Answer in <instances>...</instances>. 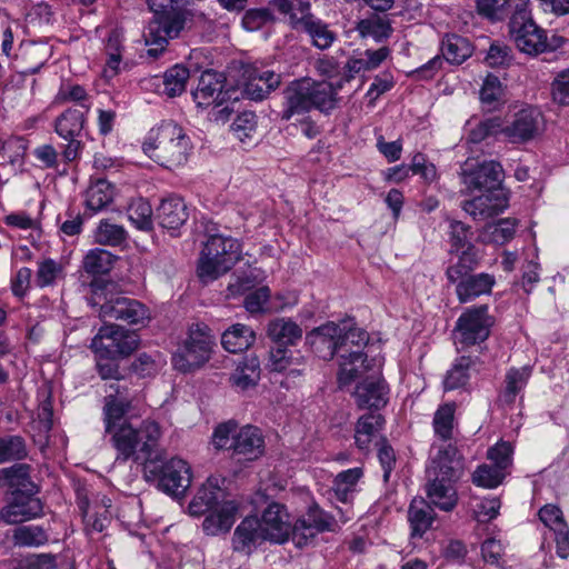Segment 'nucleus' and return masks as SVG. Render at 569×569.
Here are the masks:
<instances>
[{
  "instance_id": "1",
  "label": "nucleus",
  "mask_w": 569,
  "mask_h": 569,
  "mask_svg": "<svg viewBox=\"0 0 569 569\" xmlns=\"http://www.w3.org/2000/svg\"><path fill=\"white\" fill-rule=\"evenodd\" d=\"M142 149L154 162L173 169L187 162L191 144L181 127L174 122H163L150 131Z\"/></svg>"
},
{
  "instance_id": "2",
  "label": "nucleus",
  "mask_w": 569,
  "mask_h": 569,
  "mask_svg": "<svg viewBox=\"0 0 569 569\" xmlns=\"http://www.w3.org/2000/svg\"><path fill=\"white\" fill-rule=\"evenodd\" d=\"M111 435L113 448L117 450V460L149 459L158 447L162 436L159 423L154 420H143L139 428L129 422L108 432Z\"/></svg>"
},
{
  "instance_id": "3",
  "label": "nucleus",
  "mask_w": 569,
  "mask_h": 569,
  "mask_svg": "<svg viewBox=\"0 0 569 569\" xmlns=\"http://www.w3.org/2000/svg\"><path fill=\"white\" fill-rule=\"evenodd\" d=\"M238 240L213 234L204 242L197 262V277L203 284L213 282L226 274L240 259Z\"/></svg>"
},
{
  "instance_id": "4",
  "label": "nucleus",
  "mask_w": 569,
  "mask_h": 569,
  "mask_svg": "<svg viewBox=\"0 0 569 569\" xmlns=\"http://www.w3.org/2000/svg\"><path fill=\"white\" fill-rule=\"evenodd\" d=\"M530 0H517L509 22V36L519 51L537 56L552 49L546 31L531 18Z\"/></svg>"
},
{
  "instance_id": "5",
  "label": "nucleus",
  "mask_w": 569,
  "mask_h": 569,
  "mask_svg": "<svg viewBox=\"0 0 569 569\" xmlns=\"http://www.w3.org/2000/svg\"><path fill=\"white\" fill-rule=\"evenodd\" d=\"M213 338L206 325H193L189 329L188 338L183 346L179 348L172 358L173 367L188 372L200 368L206 363L211 355Z\"/></svg>"
},
{
  "instance_id": "6",
  "label": "nucleus",
  "mask_w": 569,
  "mask_h": 569,
  "mask_svg": "<svg viewBox=\"0 0 569 569\" xmlns=\"http://www.w3.org/2000/svg\"><path fill=\"white\" fill-rule=\"evenodd\" d=\"M138 347V335L117 325H104L91 341L96 356L102 358L128 357Z\"/></svg>"
},
{
  "instance_id": "7",
  "label": "nucleus",
  "mask_w": 569,
  "mask_h": 569,
  "mask_svg": "<svg viewBox=\"0 0 569 569\" xmlns=\"http://www.w3.org/2000/svg\"><path fill=\"white\" fill-rule=\"evenodd\" d=\"M543 129V114L532 106L520 108L506 121L502 119V136L511 143H527L536 139Z\"/></svg>"
},
{
  "instance_id": "8",
  "label": "nucleus",
  "mask_w": 569,
  "mask_h": 569,
  "mask_svg": "<svg viewBox=\"0 0 569 569\" xmlns=\"http://www.w3.org/2000/svg\"><path fill=\"white\" fill-rule=\"evenodd\" d=\"M491 326L488 306L468 308L457 320L456 341L462 346L479 343L489 337Z\"/></svg>"
},
{
  "instance_id": "9",
  "label": "nucleus",
  "mask_w": 569,
  "mask_h": 569,
  "mask_svg": "<svg viewBox=\"0 0 569 569\" xmlns=\"http://www.w3.org/2000/svg\"><path fill=\"white\" fill-rule=\"evenodd\" d=\"M462 473V459L455 446L448 443L432 447L430 462L426 469L427 480L458 481Z\"/></svg>"
},
{
  "instance_id": "10",
  "label": "nucleus",
  "mask_w": 569,
  "mask_h": 569,
  "mask_svg": "<svg viewBox=\"0 0 569 569\" xmlns=\"http://www.w3.org/2000/svg\"><path fill=\"white\" fill-rule=\"evenodd\" d=\"M89 107L84 103L80 108L66 110L56 120V132L68 143L63 150V157L67 161H73L79 153L81 142L78 140L84 126V114Z\"/></svg>"
},
{
  "instance_id": "11",
  "label": "nucleus",
  "mask_w": 569,
  "mask_h": 569,
  "mask_svg": "<svg viewBox=\"0 0 569 569\" xmlns=\"http://www.w3.org/2000/svg\"><path fill=\"white\" fill-rule=\"evenodd\" d=\"M502 176V167L499 162L490 160L477 163L466 161L461 172V181L466 190L483 191L500 190L498 188Z\"/></svg>"
},
{
  "instance_id": "12",
  "label": "nucleus",
  "mask_w": 569,
  "mask_h": 569,
  "mask_svg": "<svg viewBox=\"0 0 569 569\" xmlns=\"http://www.w3.org/2000/svg\"><path fill=\"white\" fill-rule=\"evenodd\" d=\"M184 20L181 14L154 17L144 30L146 44L151 47L148 53L157 57L162 52L169 39H174L183 29Z\"/></svg>"
},
{
  "instance_id": "13",
  "label": "nucleus",
  "mask_w": 569,
  "mask_h": 569,
  "mask_svg": "<svg viewBox=\"0 0 569 569\" xmlns=\"http://www.w3.org/2000/svg\"><path fill=\"white\" fill-rule=\"evenodd\" d=\"M442 57L436 56L417 70L423 78H430L442 67L443 59L453 64H461L473 52L470 41L458 34H448L442 40Z\"/></svg>"
},
{
  "instance_id": "14",
  "label": "nucleus",
  "mask_w": 569,
  "mask_h": 569,
  "mask_svg": "<svg viewBox=\"0 0 569 569\" xmlns=\"http://www.w3.org/2000/svg\"><path fill=\"white\" fill-rule=\"evenodd\" d=\"M108 395L103 408L106 432H109L127 422L123 416L131 409L133 396L130 393L128 383L111 382L108 387Z\"/></svg>"
},
{
  "instance_id": "15",
  "label": "nucleus",
  "mask_w": 569,
  "mask_h": 569,
  "mask_svg": "<svg viewBox=\"0 0 569 569\" xmlns=\"http://www.w3.org/2000/svg\"><path fill=\"white\" fill-rule=\"evenodd\" d=\"M42 510L36 492H12L9 502L0 510V518L8 525H17L40 517Z\"/></svg>"
},
{
  "instance_id": "16",
  "label": "nucleus",
  "mask_w": 569,
  "mask_h": 569,
  "mask_svg": "<svg viewBox=\"0 0 569 569\" xmlns=\"http://www.w3.org/2000/svg\"><path fill=\"white\" fill-rule=\"evenodd\" d=\"M100 317L107 320H121L129 325L144 323L149 319L146 307L137 300L117 297L101 305Z\"/></svg>"
},
{
  "instance_id": "17",
  "label": "nucleus",
  "mask_w": 569,
  "mask_h": 569,
  "mask_svg": "<svg viewBox=\"0 0 569 569\" xmlns=\"http://www.w3.org/2000/svg\"><path fill=\"white\" fill-rule=\"evenodd\" d=\"M191 483V468L180 458L166 461L159 471L158 487L168 495L180 496Z\"/></svg>"
},
{
  "instance_id": "18",
  "label": "nucleus",
  "mask_w": 569,
  "mask_h": 569,
  "mask_svg": "<svg viewBox=\"0 0 569 569\" xmlns=\"http://www.w3.org/2000/svg\"><path fill=\"white\" fill-rule=\"evenodd\" d=\"M259 526L263 533V540L283 543L291 532L290 516L284 506L272 502L263 511Z\"/></svg>"
},
{
  "instance_id": "19",
  "label": "nucleus",
  "mask_w": 569,
  "mask_h": 569,
  "mask_svg": "<svg viewBox=\"0 0 569 569\" xmlns=\"http://www.w3.org/2000/svg\"><path fill=\"white\" fill-rule=\"evenodd\" d=\"M507 207L508 197L503 190H489L462 202V210L479 221L500 214Z\"/></svg>"
},
{
  "instance_id": "20",
  "label": "nucleus",
  "mask_w": 569,
  "mask_h": 569,
  "mask_svg": "<svg viewBox=\"0 0 569 569\" xmlns=\"http://www.w3.org/2000/svg\"><path fill=\"white\" fill-rule=\"evenodd\" d=\"M382 366L380 358L368 360V353L360 350H350L348 353L341 352L339 356L338 381L340 386H347L355 379L361 377L365 372L379 369Z\"/></svg>"
},
{
  "instance_id": "21",
  "label": "nucleus",
  "mask_w": 569,
  "mask_h": 569,
  "mask_svg": "<svg viewBox=\"0 0 569 569\" xmlns=\"http://www.w3.org/2000/svg\"><path fill=\"white\" fill-rule=\"evenodd\" d=\"M226 78L222 73L207 70L200 76L197 89L192 92L199 107L220 106L231 97L223 90Z\"/></svg>"
},
{
  "instance_id": "22",
  "label": "nucleus",
  "mask_w": 569,
  "mask_h": 569,
  "mask_svg": "<svg viewBox=\"0 0 569 569\" xmlns=\"http://www.w3.org/2000/svg\"><path fill=\"white\" fill-rule=\"evenodd\" d=\"M343 330L346 328L330 321L309 332L307 341L319 358L330 360L335 353L340 355L339 336Z\"/></svg>"
},
{
  "instance_id": "23",
  "label": "nucleus",
  "mask_w": 569,
  "mask_h": 569,
  "mask_svg": "<svg viewBox=\"0 0 569 569\" xmlns=\"http://www.w3.org/2000/svg\"><path fill=\"white\" fill-rule=\"evenodd\" d=\"M353 396L359 408L380 409L388 402V387L379 375H372L357 386Z\"/></svg>"
},
{
  "instance_id": "24",
  "label": "nucleus",
  "mask_w": 569,
  "mask_h": 569,
  "mask_svg": "<svg viewBox=\"0 0 569 569\" xmlns=\"http://www.w3.org/2000/svg\"><path fill=\"white\" fill-rule=\"evenodd\" d=\"M188 217V208L184 201L177 196L162 199L156 210V219L159 224L167 229L171 236L177 234V231L186 223Z\"/></svg>"
},
{
  "instance_id": "25",
  "label": "nucleus",
  "mask_w": 569,
  "mask_h": 569,
  "mask_svg": "<svg viewBox=\"0 0 569 569\" xmlns=\"http://www.w3.org/2000/svg\"><path fill=\"white\" fill-rule=\"evenodd\" d=\"M310 79L303 78L293 81L284 91V109L282 119L289 120L296 114H302L311 110Z\"/></svg>"
},
{
  "instance_id": "26",
  "label": "nucleus",
  "mask_w": 569,
  "mask_h": 569,
  "mask_svg": "<svg viewBox=\"0 0 569 569\" xmlns=\"http://www.w3.org/2000/svg\"><path fill=\"white\" fill-rule=\"evenodd\" d=\"M238 509L239 507L236 501L223 500L206 516L202 522L203 531L208 536L229 532L236 521Z\"/></svg>"
},
{
  "instance_id": "27",
  "label": "nucleus",
  "mask_w": 569,
  "mask_h": 569,
  "mask_svg": "<svg viewBox=\"0 0 569 569\" xmlns=\"http://www.w3.org/2000/svg\"><path fill=\"white\" fill-rule=\"evenodd\" d=\"M233 456L243 460H256L263 453L264 441L258 428L246 426L234 433Z\"/></svg>"
},
{
  "instance_id": "28",
  "label": "nucleus",
  "mask_w": 569,
  "mask_h": 569,
  "mask_svg": "<svg viewBox=\"0 0 569 569\" xmlns=\"http://www.w3.org/2000/svg\"><path fill=\"white\" fill-rule=\"evenodd\" d=\"M456 293L461 303L469 302L482 295H489L496 283L489 273L467 274L457 281Z\"/></svg>"
},
{
  "instance_id": "29",
  "label": "nucleus",
  "mask_w": 569,
  "mask_h": 569,
  "mask_svg": "<svg viewBox=\"0 0 569 569\" xmlns=\"http://www.w3.org/2000/svg\"><path fill=\"white\" fill-rule=\"evenodd\" d=\"M280 74L253 68L249 71L244 93L252 100H262L280 84Z\"/></svg>"
},
{
  "instance_id": "30",
  "label": "nucleus",
  "mask_w": 569,
  "mask_h": 569,
  "mask_svg": "<svg viewBox=\"0 0 569 569\" xmlns=\"http://www.w3.org/2000/svg\"><path fill=\"white\" fill-rule=\"evenodd\" d=\"M222 497L223 491L219 488L217 482L208 479L189 503L190 515L199 517L211 511L216 506L222 502Z\"/></svg>"
},
{
  "instance_id": "31",
  "label": "nucleus",
  "mask_w": 569,
  "mask_h": 569,
  "mask_svg": "<svg viewBox=\"0 0 569 569\" xmlns=\"http://www.w3.org/2000/svg\"><path fill=\"white\" fill-rule=\"evenodd\" d=\"M390 54L387 47H381L378 50H366L360 57H351L345 66L346 79L349 81L356 74L377 69Z\"/></svg>"
},
{
  "instance_id": "32",
  "label": "nucleus",
  "mask_w": 569,
  "mask_h": 569,
  "mask_svg": "<svg viewBox=\"0 0 569 569\" xmlns=\"http://www.w3.org/2000/svg\"><path fill=\"white\" fill-rule=\"evenodd\" d=\"M270 368L272 371L287 372L289 377H298L303 371V357L280 346L270 350Z\"/></svg>"
},
{
  "instance_id": "33",
  "label": "nucleus",
  "mask_w": 569,
  "mask_h": 569,
  "mask_svg": "<svg viewBox=\"0 0 569 569\" xmlns=\"http://www.w3.org/2000/svg\"><path fill=\"white\" fill-rule=\"evenodd\" d=\"M427 496L431 503L445 511H450L457 505V481H447L445 479L427 480Z\"/></svg>"
},
{
  "instance_id": "34",
  "label": "nucleus",
  "mask_w": 569,
  "mask_h": 569,
  "mask_svg": "<svg viewBox=\"0 0 569 569\" xmlns=\"http://www.w3.org/2000/svg\"><path fill=\"white\" fill-rule=\"evenodd\" d=\"M268 337L281 346H293L302 337V329L289 318H276L268 323Z\"/></svg>"
},
{
  "instance_id": "35",
  "label": "nucleus",
  "mask_w": 569,
  "mask_h": 569,
  "mask_svg": "<svg viewBox=\"0 0 569 569\" xmlns=\"http://www.w3.org/2000/svg\"><path fill=\"white\" fill-rule=\"evenodd\" d=\"M30 467L18 463L0 470V486H9L12 492H36V486L30 479Z\"/></svg>"
},
{
  "instance_id": "36",
  "label": "nucleus",
  "mask_w": 569,
  "mask_h": 569,
  "mask_svg": "<svg viewBox=\"0 0 569 569\" xmlns=\"http://www.w3.org/2000/svg\"><path fill=\"white\" fill-rule=\"evenodd\" d=\"M256 340L253 330L242 323L228 328L221 337L223 348L231 353L247 350Z\"/></svg>"
},
{
  "instance_id": "37",
  "label": "nucleus",
  "mask_w": 569,
  "mask_h": 569,
  "mask_svg": "<svg viewBox=\"0 0 569 569\" xmlns=\"http://www.w3.org/2000/svg\"><path fill=\"white\" fill-rule=\"evenodd\" d=\"M258 540H263V533L257 517H246L236 528L232 546L236 551H244Z\"/></svg>"
},
{
  "instance_id": "38",
  "label": "nucleus",
  "mask_w": 569,
  "mask_h": 569,
  "mask_svg": "<svg viewBox=\"0 0 569 569\" xmlns=\"http://www.w3.org/2000/svg\"><path fill=\"white\" fill-rule=\"evenodd\" d=\"M435 513L431 506L423 499H413L408 510V519L412 537H422L431 527Z\"/></svg>"
},
{
  "instance_id": "39",
  "label": "nucleus",
  "mask_w": 569,
  "mask_h": 569,
  "mask_svg": "<svg viewBox=\"0 0 569 569\" xmlns=\"http://www.w3.org/2000/svg\"><path fill=\"white\" fill-rule=\"evenodd\" d=\"M516 227L517 221L515 219H500L497 222L486 224L479 233V240L483 243L503 244L513 238Z\"/></svg>"
},
{
  "instance_id": "40",
  "label": "nucleus",
  "mask_w": 569,
  "mask_h": 569,
  "mask_svg": "<svg viewBox=\"0 0 569 569\" xmlns=\"http://www.w3.org/2000/svg\"><path fill=\"white\" fill-rule=\"evenodd\" d=\"M460 250L458 262L448 267L446 271L447 279L451 283H456L459 279L475 270L481 260V256L473 244H468Z\"/></svg>"
},
{
  "instance_id": "41",
  "label": "nucleus",
  "mask_w": 569,
  "mask_h": 569,
  "mask_svg": "<svg viewBox=\"0 0 569 569\" xmlns=\"http://www.w3.org/2000/svg\"><path fill=\"white\" fill-rule=\"evenodd\" d=\"M310 87L311 109L328 113L337 107V89L331 83L310 79Z\"/></svg>"
},
{
  "instance_id": "42",
  "label": "nucleus",
  "mask_w": 569,
  "mask_h": 569,
  "mask_svg": "<svg viewBox=\"0 0 569 569\" xmlns=\"http://www.w3.org/2000/svg\"><path fill=\"white\" fill-rule=\"evenodd\" d=\"M311 39V43L326 50L332 46L336 40V33L329 29V26L317 17H309L303 21V30Z\"/></svg>"
},
{
  "instance_id": "43",
  "label": "nucleus",
  "mask_w": 569,
  "mask_h": 569,
  "mask_svg": "<svg viewBox=\"0 0 569 569\" xmlns=\"http://www.w3.org/2000/svg\"><path fill=\"white\" fill-rule=\"evenodd\" d=\"M123 50V34L119 30H112L106 42L107 63L103 69L106 78H113L120 71Z\"/></svg>"
},
{
  "instance_id": "44",
  "label": "nucleus",
  "mask_w": 569,
  "mask_h": 569,
  "mask_svg": "<svg viewBox=\"0 0 569 569\" xmlns=\"http://www.w3.org/2000/svg\"><path fill=\"white\" fill-rule=\"evenodd\" d=\"M260 378V363L258 358L251 357L241 361L230 380L232 385L241 390L256 386Z\"/></svg>"
},
{
  "instance_id": "45",
  "label": "nucleus",
  "mask_w": 569,
  "mask_h": 569,
  "mask_svg": "<svg viewBox=\"0 0 569 569\" xmlns=\"http://www.w3.org/2000/svg\"><path fill=\"white\" fill-rule=\"evenodd\" d=\"M277 10L289 18L291 27L296 30H303V21L313 17L310 12V3L301 0H274Z\"/></svg>"
},
{
  "instance_id": "46",
  "label": "nucleus",
  "mask_w": 569,
  "mask_h": 569,
  "mask_svg": "<svg viewBox=\"0 0 569 569\" xmlns=\"http://www.w3.org/2000/svg\"><path fill=\"white\" fill-rule=\"evenodd\" d=\"M113 199L112 186L99 179L91 183L86 191V206L92 212H98L104 209Z\"/></svg>"
},
{
  "instance_id": "47",
  "label": "nucleus",
  "mask_w": 569,
  "mask_h": 569,
  "mask_svg": "<svg viewBox=\"0 0 569 569\" xmlns=\"http://www.w3.org/2000/svg\"><path fill=\"white\" fill-rule=\"evenodd\" d=\"M531 376L530 367L511 368L506 373V388L500 396L502 402L511 405L517 395L526 387Z\"/></svg>"
},
{
  "instance_id": "48",
  "label": "nucleus",
  "mask_w": 569,
  "mask_h": 569,
  "mask_svg": "<svg viewBox=\"0 0 569 569\" xmlns=\"http://www.w3.org/2000/svg\"><path fill=\"white\" fill-rule=\"evenodd\" d=\"M190 72L182 64H176L163 74V93L169 98L180 96L186 91Z\"/></svg>"
},
{
  "instance_id": "49",
  "label": "nucleus",
  "mask_w": 569,
  "mask_h": 569,
  "mask_svg": "<svg viewBox=\"0 0 569 569\" xmlns=\"http://www.w3.org/2000/svg\"><path fill=\"white\" fill-rule=\"evenodd\" d=\"M339 326L346 328L339 336L340 353H348L350 350L362 351L369 341L368 333L361 328L353 327L349 321H343Z\"/></svg>"
},
{
  "instance_id": "50",
  "label": "nucleus",
  "mask_w": 569,
  "mask_h": 569,
  "mask_svg": "<svg viewBox=\"0 0 569 569\" xmlns=\"http://www.w3.org/2000/svg\"><path fill=\"white\" fill-rule=\"evenodd\" d=\"M357 30L362 38L371 37L376 41H382L392 33L390 21L379 16H372L359 21Z\"/></svg>"
},
{
  "instance_id": "51",
  "label": "nucleus",
  "mask_w": 569,
  "mask_h": 569,
  "mask_svg": "<svg viewBox=\"0 0 569 569\" xmlns=\"http://www.w3.org/2000/svg\"><path fill=\"white\" fill-rule=\"evenodd\" d=\"M362 477L361 468H351L338 473L333 481V492L338 500L347 502Z\"/></svg>"
},
{
  "instance_id": "52",
  "label": "nucleus",
  "mask_w": 569,
  "mask_h": 569,
  "mask_svg": "<svg viewBox=\"0 0 569 569\" xmlns=\"http://www.w3.org/2000/svg\"><path fill=\"white\" fill-rule=\"evenodd\" d=\"M114 256L100 248L90 250L83 258V269L91 274H104L113 266Z\"/></svg>"
},
{
  "instance_id": "53",
  "label": "nucleus",
  "mask_w": 569,
  "mask_h": 569,
  "mask_svg": "<svg viewBox=\"0 0 569 569\" xmlns=\"http://www.w3.org/2000/svg\"><path fill=\"white\" fill-rule=\"evenodd\" d=\"M64 277V267L61 262L53 259H43L38 262L36 272V283L40 288L54 286Z\"/></svg>"
},
{
  "instance_id": "54",
  "label": "nucleus",
  "mask_w": 569,
  "mask_h": 569,
  "mask_svg": "<svg viewBox=\"0 0 569 569\" xmlns=\"http://www.w3.org/2000/svg\"><path fill=\"white\" fill-rule=\"evenodd\" d=\"M455 410V403H445L435 413L433 429L436 435L443 440H448L452 436Z\"/></svg>"
},
{
  "instance_id": "55",
  "label": "nucleus",
  "mask_w": 569,
  "mask_h": 569,
  "mask_svg": "<svg viewBox=\"0 0 569 569\" xmlns=\"http://www.w3.org/2000/svg\"><path fill=\"white\" fill-rule=\"evenodd\" d=\"M13 542L22 547H38L47 542L46 531L39 526H21L13 531Z\"/></svg>"
},
{
  "instance_id": "56",
  "label": "nucleus",
  "mask_w": 569,
  "mask_h": 569,
  "mask_svg": "<svg viewBox=\"0 0 569 569\" xmlns=\"http://www.w3.org/2000/svg\"><path fill=\"white\" fill-rule=\"evenodd\" d=\"M471 366V359L468 357H461L457 359L452 368L447 372L443 380L445 390H455L460 387H463L468 379L469 373L468 370Z\"/></svg>"
},
{
  "instance_id": "57",
  "label": "nucleus",
  "mask_w": 569,
  "mask_h": 569,
  "mask_svg": "<svg viewBox=\"0 0 569 569\" xmlns=\"http://www.w3.org/2000/svg\"><path fill=\"white\" fill-rule=\"evenodd\" d=\"M129 220L140 230L152 229V208L143 199H137L128 208Z\"/></svg>"
},
{
  "instance_id": "58",
  "label": "nucleus",
  "mask_w": 569,
  "mask_h": 569,
  "mask_svg": "<svg viewBox=\"0 0 569 569\" xmlns=\"http://www.w3.org/2000/svg\"><path fill=\"white\" fill-rule=\"evenodd\" d=\"M505 469L495 465H481L472 475V481L478 487L492 489L498 487L505 478Z\"/></svg>"
},
{
  "instance_id": "59",
  "label": "nucleus",
  "mask_w": 569,
  "mask_h": 569,
  "mask_svg": "<svg viewBox=\"0 0 569 569\" xmlns=\"http://www.w3.org/2000/svg\"><path fill=\"white\" fill-rule=\"evenodd\" d=\"M126 236L123 227L102 220L96 230L94 238L100 244L118 246L126 239Z\"/></svg>"
},
{
  "instance_id": "60",
  "label": "nucleus",
  "mask_w": 569,
  "mask_h": 569,
  "mask_svg": "<svg viewBox=\"0 0 569 569\" xmlns=\"http://www.w3.org/2000/svg\"><path fill=\"white\" fill-rule=\"evenodd\" d=\"M502 134V118L491 117L476 124L470 130L469 140L479 143L488 137Z\"/></svg>"
},
{
  "instance_id": "61",
  "label": "nucleus",
  "mask_w": 569,
  "mask_h": 569,
  "mask_svg": "<svg viewBox=\"0 0 569 569\" xmlns=\"http://www.w3.org/2000/svg\"><path fill=\"white\" fill-rule=\"evenodd\" d=\"M511 0H477L478 12L492 20L499 21L507 17Z\"/></svg>"
},
{
  "instance_id": "62",
  "label": "nucleus",
  "mask_w": 569,
  "mask_h": 569,
  "mask_svg": "<svg viewBox=\"0 0 569 569\" xmlns=\"http://www.w3.org/2000/svg\"><path fill=\"white\" fill-rule=\"evenodd\" d=\"M257 117L251 111L240 113L232 122L231 130L241 142L250 139L256 132Z\"/></svg>"
},
{
  "instance_id": "63",
  "label": "nucleus",
  "mask_w": 569,
  "mask_h": 569,
  "mask_svg": "<svg viewBox=\"0 0 569 569\" xmlns=\"http://www.w3.org/2000/svg\"><path fill=\"white\" fill-rule=\"evenodd\" d=\"M26 456L23 440L18 436H9L0 439V463L21 459Z\"/></svg>"
},
{
  "instance_id": "64",
  "label": "nucleus",
  "mask_w": 569,
  "mask_h": 569,
  "mask_svg": "<svg viewBox=\"0 0 569 569\" xmlns=\"http://www.w3.org/2000/svg\"><path fill=\"white\" fill-rule=\"evenodd\" d=\"M238 432V426L233 421L220 423L213 431L212 443L216 449L232 450L234 433Z\"/></svg>"
}]
</instances>
